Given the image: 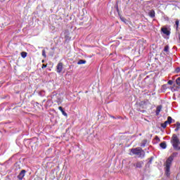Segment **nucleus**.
<instances>
[{
  "label": "nucleus",
  "mask_w": 180,
  "mask_h": 180,
  "mask_svg": "<svg viewBox=\"0 0 180 180\" xmlns=\"http://www.w3.org/2000/svg\"><path fill=\"white\" fill-rule=\"evenodd\" d=\"M178 153H173L166 160L165 163V173L168 176L169 175V172L171 171V165H172V161H174V158L177 157Z\"/></svg>",
  "instance_id": "obj_1"
},
{
  "label": "nucleus",
  "mask_w": 180,
  "mask_h": 180,
  "mask_svg": "<svg viewBox=\"0 0 180 180\" xmlns=\"http://www.w3.org/2000/svg\"><path fill=\"white\" fill-rule=\"evenodd\" d=\"M171 143H172V146H173V148H174V150H176V151H179L180 140L176 134H174L172 135V139H171Z\"/></svg>",
  "instance_id": "obj_2"
},
{
  "label": "nucleus",
  "mask_w": 180,
  "mask_h": 180,
  "mask_svg": "<svg viewBox=\"0 0 180 180\" xmlns=\"http://www.w3.org/2000/svg\"><path fill=\"white\" fill-rule=\"evenodd\" d=\"M130 151L134 155H139V158H144L146 157V152L140 147L131 148Z\"/></svg>",
  "instance_id": "obj_3"
},
{
  "label": "nucleus",
  "mask_w": 180,
  "mask_h": 180,
  "mask_svg": "<svg viewBox=\"0 0 180 180\" xmlns=\"http://www.w3.org/2000/svg\"><path fill=\"white\" fill-rule=\"evenodd\" d=\"M150 105V101L148 100L141 101L138 104V110L139 112H141V113H144L146 110L141 109H147L148 105Z\"/></svg>",
  "instance_id": "obj_4"
},
{
  "label": "nucleus",
  "mask_w": 180,
  "mask_h": 180,
  "mask_svg": "<svg viewBox=\"0 0 180 180\" xmlns=\"http://www.w3.org/2000/svg\"><path fill=\"white\" fill-rule=\"evenodd\" d=\"M63 64L61 62H59L56 66V72H58V74H60L62 71H63Z\"/></svg>",
  "instance_id": "obj_5"
},
{
  "label": "nucleus",
  "mask_w": 180,
  "mask_h": 180,
  "mask_svg": "<svg viewBox=\"0 0 180 180\" xmlns=\"http://www.w3.org/2000/svg\"><path fill=\"white\" fill-rule=\"evenodd\" d=\"M56 98H57V99L55 100V102L58 103V105H61L62 101H61V98H60V96L59 95L58 96L57 94H56L52 96V99H56Z\"/></svg>",
  "instance_id": "obj_6"
},
{
  "label": "nucleus",
  "mask_w": 180,
  "mask_h": 180,
  "mask_svg": "<svg viewBox=\"0 0 180 180\" xmlns=\"http://www.w3.org/2000/svg\"><path fill=\"white\" fill-rule=\"evenodd\" d=\"M143 165H144V162L143 161H138L134 163V167L136 168H143Z\"/></svg>",
  "instance_id": "obj_7"
},
{
  "label": "nucleus",
  "mask_w": 180,
  "mask_h": 180,
  "mask_svg": "<svg viewBox=\"0 0 180 180\" xmlns=\"http://www.w3.org/2000/svg\"><path fill=\"white\" fill-rule=\"evenodd\" d=\"M26 174V170L22 169L18 176V179L22 180Z\"/></svg>",
  "instance_id": "obj_8"
},
{
  "label": "nucleus",
  "mask_w": 180,
  "mask_h": 180,
  "mask_svg": "<svg viewBox=\"0 0 180 180\" xmlns=\"http://www.w3.org/2000/svg\"><path fill=\"white\" fill-rule=\"evenodd\" d=\"M161 30L164 34H166V36H169V34H171V32H169L167 27H162Z\"/></svg>",
  "instance_id": "obj_9"
},
{
  "label": "nucleus",
  "mask_w": 180,
  "mask_h": 180,
  "mask_svg": "<svg viewBox=\"0 0 180 180\" xmlns=\"http://www.w3.org/2000/svg\"><path fill=\"white\" fill-rule=\"evenodd\" d=\"M162 109V105H158L157 108H156V111H155V113H156V116H158L160 115V112H161Z\"/></svg>",
  "instance_id": "obj_10"
},
{
  "label": "nucleus",
  "mask_w": 180,
  "mask_h": 180,
  "mask_svg": "<svg viewBox=\"0 0 180 180\" xmlns=\"http://www.w3.org/2000/svg\"><path fill=\"white\" fill-rule=\"evenodd\" d=\"M149 16L150 18H155V11H154V10H151L150 12H149Z\"/></svg>",
  "instance_id": "obj_11"
},
{
  "label": "nucleus",
  "mask_w": 180,
  "mask_h": 180,
  "mask_svg": "<svg viewBox=\"0 0 180 180\" xmlns=\"http://www.w3.org/2000/svg\"><path fill=\"white\" fill-rule=\"evenodd\" d=\"M161 148L165 149L167 148V142L164 141L160 143Z\"/></svg>",
  "instance_id": "obj_12"
},
{
  "label": "nucleus",
  "mask_w": 180,
  "mask_h": 180,
  "mask_svg": "<svg viewBox=\"0 0 180 180\" xmlns=\"http://www.w3.org/2000/svg\"><path fill=\"white\" fill-rule=\"evenodd\" d=\"M179 129H180V123L179 122H177L176 123V128H175L174 131H179Z\"/></svg>",
  "instance_id": "obj_13"
},
{
  "label": "nucleus",
  "mask_w": 180,
  "mask_h": 180,
  "mask_svg": "<svg viewBox=\"0 0 180 180\" xmlns=\"http://www.w3.org/2000/svg\"><path fill=\"white\" fill-rule=\"evenodd\" d=\"M164 51L168 54L169 53V46L167 45L165 46Z\"/></svg>",
  "instance_id": "obj_14"
},
{
  "label": "nucleus",
  "mask_w": 180,
  "mask_h": 180,
  "mask_svg": "<svg viewBox=\"0 0 180 180\" xmlns=\"http://www.w3.org/2000/svg\"><path fill=\"white\" fill-rule=\"evenodd\" d=\"M165 122L167 124H171V123H172V117H168L167 120Z\"/></svg>",
  "instance_id": "obj_15"
},
{
  "label": "nucleus",
  "mask_w": 180,
  "mask_h": 180,
  "mask_svg": "<svg viewBox=\"0 0 180 180\" xmlns=\"http://www.w3.org/2000/svg\"><path fill=\"white\" fill-rule=\"evenodd\" d=\"M78 65H81V64H86V60H79L77 62Z\"/></svg>",
  "instance_id": "obj_16"
},
{
  "label": "nucleus",
  "mask_w": 180,
  "mask_h": 180,
  "mask_svg": "<svg viewBox=\"0 0 180 180\" xmlns=\"http://www.w3.org/2000/svg\"><path fill=\"white\" fill-rule=\"evenodd\" d=\"M21 57H22V58H26V57H27V52H25V51L22 52V53H21Z\"/></svg>",
  "instance_id": "obj_17"
},
{
  "label": "nucleus",
  "mask_w": 180,
  "mask_h": 180,
  "mask_svg": "<svg viewBox=\"0 0 180 180\" xmlns=\"http://www.w3.org/2000/svg\"><path fill=\"white\" fill-rule=\"evenodd\" d=\"M175 25H176V30H178V27H179V20H176L175 21Z\"/></svg>",
  "instance_id": "obj_18"
},
{
  "label": "nucleus",
  "mask_w": 180,
  "mask_h": 180,
  "mask_svg": "<svg viewBox=\"0 0 180 180\" xmlns=\"http://www.w3.org/2000/svg\"><path fill=\"white\" fill-rule=\"evenodd\" d=\"M167 124H168L166 122H165V123L161 124V127H162L163 129H165Z\"/></svg>",
  "instance_id": "obj_19"
},
{
  "label": "nucleus",
  "mask_w": 180,
  "mask_h": 180,
  "mask_svg": "<svg viewBox=\"0 0 180 180\" xmlns=\"http://www.w3.org/2000/svg\"><path fill=\"white\" fill-rule=\"evenodd\" d=\"M62 115H63V116H65V117H67V116H68V115L67 114V112H65V111H64V110H62L61 111Z\"/></svg>",
  "instance_id": "obj_20"
},
{
  "label": "nucleus",
  "mask_w": 180,
  "mask_h": 180,
  "mask_svg": "<svg viewBox=\"0 0 180 180\" xmlns=\"http://www.w3.org/2000/svg\"><path fill=\"white\" fill-rule=\"evenodd\" d=\"M42 56H43V57H44V58H46L47 57V56L46 55V50L42 51Z\"/></svg>",
  "instance_id": "obj_21"
},
{
  "label": "nucleus",
  "mask_w": 180,
  "mask_h": 180,
  "mask_svg": "<svg viewBox=\"0 0 180 180\" xmlns=\"http://www.w3.org/2000/svg\"><path fill=\"white\" fill-rule=\"evenodd\" d=\"M153 160H154V158L151 157L149 158L148 164H151L153 162Z\"/></svg>",
  "instance_id": "obj_22"
},
{
  "label": "nucleus",
  "mask_w": 180,
  "mask_h": 180,
  "mask_svg": "<svg viewBox=\"0 0 180 180\" xmlns=\"http://www.w3.org/2000/svg\"><path fill=\"white\" fill-rule=\"evenodd\" d=\"M167 84H169V85H172V84H174V82L172 80H169Z\"/></svg>",
  "instance_id": "obj_23"
},
{
  "label": "nucleus",
  "mask_w": 180,
  "mask_h": 180,
  "mask_svg": "<svg viewBox=\"0 0 180 180\" xmlns=\"http://www.w3.org/2000/svg\"><path fill=\"white\" fill-rule=\"evenodd\" d=\"M115 8L117 11L119 12V5H117V4L115 5Z\"/></svg>",
  "instance_id": "obj_24"
},
{
  "label": "nucleus",
  "mask_w": 180,
  "mask_h": 180,
  "mask_svg": "<svg viewBox=\"0 0 180 180\" xmlns=\"http://www.w3.org/2000/svg\"><path fill=\"white\" fill-rule=\"evenodd\" d=\"M176 72H180V68H176Z\"/></svg>",
  "instance_id": "obj_25"
},
{
  "label": "nucleus",
  "mask_w": 180,
  "mask_h": 180,
  "mask_svg": "<svg viewBox=\"0 0 180 180\" xmlns=\"http://www.w3.org/2000/svg\"><path fill=\"white\" fill-rule=\"evenodd\" d=\"M47 68V65H44V64L42 65L41 68Z\"/></svg>",
  "instance_id": "obj_26"
},
{
  "label": "nucleus",
  "mask_w": 180,
  "mask_h": 180,
  "mask_svg": "<svg viewBox=\"0 0 180 180\" xmlns=\"http://www.w3.org/2000/svg\"><path fill=\"white\" fill-rule=\"evenodd\" d=\"M58 109H59V110H60V112L64 110V109H63V107H61V106L58 107Z\"/></svg>",
  "instance_id": "obj_27"
},
{
  "label": "nucleus",
  "mask_w": 180,
  "mask_h": 180,
  "mask_svg": "<svg viewBox=\"0 0 180 180\" xmlns=\"http://www.w3.org/2000/svg\"><path fill=\"white\" fill-rule=\"evenodd\" d=\"M121 20H122V22H126V19L124 18H121Z\"/></svg>",
  "instance_id": "obj_28"
},
{
  "label": "nucleus",
  "mask_w": 180,
  "mask_h": 180,
  "mask_svg": "<svg viewBox=\"0 0 180 180\" xmlns=\"http://www.w3.org/2000/svg\"><path fill=\"white\" fill-rule=\"evenodd\" d=\"M146 146V143H141V147H145Z\"/></svg>",
  "instance_id": "obj_29"
},
{
  "label": "nucleus",
  "mask_w": 180,
  "mask_h": 180,
  "mask_svg": "<svg viewBox=\"0 0 180 180\" xmlns=\"http://www.w3.org/2000/svg\"><path fill=\"white\" fill-rule=\"evenodd\" d=\"M155 140H160V138L158 136H155Z\"/></svg>",
  "instance_id": "obj_30"
},
{
  "label": "nucleus",
  "mask_w": 180,
  "mask_h": 180,
  "mask_svg": "<svg viewBox=\"0 0 180 180\" xmlns=\"http://www.w3.org/2000/svg\"><path fill=\"white\" fill-rule=\"evenodd\" d=\"M110 117L112 118V119H116V117H115V116H110Z\"/></svg>",
  "instance_id": "obj_31"
},
{
  "label": "nucleus",
  "mask_w": 180,
  "mask_h": 180,
  "mask_svg": "<svg viewBox=\"0 0 180 180\" xmlns=\"http://www.w3.org/2000/svg\"><path fill=\"white\" fill-rule=\"evenodd\" d=\"M117 119H122V117L119 116L117 117Z\"/></svg>",
  "instance_id": "obj_32"
},
{
  "label": "nucleus",
  "mask_w": 180,
  "mask_h": 180,
  "mask_svg": "<svg viewBox=\"0 0 180 180\" xmlns=\"http://www.w3.org/2000/svg\"><path fill=\"white\" fill-rule=\"evenodd\" d=\"M42 63H44V60H42Z\"/></svg>",
  "instance_id": "obj_33"
}]
</instances>
